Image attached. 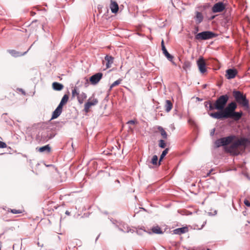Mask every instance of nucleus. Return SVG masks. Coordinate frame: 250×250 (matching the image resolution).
Returning <instances> with one entry per match:
<instances>
[{"label": "nucleus", "mask_w": 250, "mask_h": 250, "mask_svg": "<svg viewBox=\"0 0 250 250\" xmlns=\"http://www.w3.org/2000/svg\"><path fill=\"white\" fill-rule=\"evenodd\" d=\"M151 163L154 166H159L158 162V157L157 155H154L152 157Z\"/></svg>", "instance_id": "c85d7f7f"}, {"label": "nucleus", "mask_w": 250, "mask_h": 250, "mask_svg": "<svg viewBox=\"0 0 250 250\" xmlns=\"http://www.w3.org/2000/svg\"><path fill=\"white\" fill-rule=\"evenodd\" d=\"M173 107V104L170 100H166L165 105V110L166 112H169Z\"/></svg>", "instance_id": "aec40b11"}, {"label": "nucleus", "mask_w": 250, "mask_h": 250, "mask_svg": "<svg viewBox=\"0 0 250 250\" xmlns=\"http://www.w3.org/2000/svg\"><path fill=\"white\" fill-rule=\"evenodd\" d=\"M159 146L161 148H165L166 146V144L164 140H160L159 141Z\"/></svg>", "instance_id": "473e14b6"}, {"label": "nucleus", "mask_w": 250, "mask_h": 250, "mask_svg": "<svg viewBox=\"0 0 250 250\" xmlns=\"http://www.w3.org/2000/svg\"><path fill=\"white\" fill-rule=\"evenodd\" d=\"M158 130L161 133V136L164 139H167V134L164 129L162 126H158L157 128Z\"/></svg>", "instance_id": "5701e85b"}, {"label": "nucleus", "mask_w": 250, "mask_h": 250, "mask_svg": "<svg viewBox=\"0 0 250 250\" xmlns=\"http://www.w3.org/2000/svg\"><path fill=\"white\" fill-rule=\"evenodd\" d=\"M10 95H12V96H14V94L13 93H10Z\"/></svg>", "instance_id": "ea45409f"}, {"label": "nucleus", "mask_w": 250, "mask_h": 250, "mask_svg": "<svg viewBox=\"0 0 250 250\" xmlns=\"http://www.w3.org/2000/svg\"><path fill=\"white\" fill-rule=\"evenodd\" d=\"M38 150L40 152H47L48 153H49L51 151V147H50L49 145H47L45 146L40 147Z\"/></svg>", "instance_id": "4be33fe9"}, {"label": "nucleus", "mask_w": 250, "mask_h": 250, "mask_svg": "<svg viewBox=\"0 0 250 250\" xmlns=\"http://www.w3.org/2000/svg\"><path fill=\"white\" fill-rule=\"evenodd\" d=\"M8 212H10L13 214H19L21 213L22 212L21 210L16 209H8Z\"/></svg>", "instance_id": "7c9ffc66"}, {"label": "nucleus", "mask_w": 250, "mask_h": 250, "mask_svg": "<svg viewBox=\"0 0 250 250\" xmlns=\"http://www.w3.org/2000/svg\"><path fill=\"white\" fill-rule=\"evenodd\" d=\"M215 144L218 147L221 146H223L222 138L217 140L215 142Z\"/></svg>", "instance_id": "2f4dec72"}, {"label": "nucleus", "mask_w": 250, "mask_h": 250, "mask_svg": "<svg viewBox=\"0 0 250 250\" xmlns=\"http://www.w3.org/2000/svg\"><path fill=\"white\" fill-rule=\"evenodd\" d=\"M87 97L86 94L84 92H82L81 93H80L79 95L78 96L77 100L78 102L82 104L83 103L84 100L86 99Z\"/></svg>", "instance_id": "6ab92c4d"}, {"label": "nucleus", "mask_w": 250, "mask_h": 250, "mask_svg": "<svg viewBox=\"0 0 250 250\" xmlns=\"http://www.w3.org/2000/svg\"><path fill=\"white\" fill-rule=\"evenodd\" d=\"M65 214H66L67 215H69L70 213L67 210L65 212Z\"/></svg>", "instance_id": "4c0bfd02"}, {"label": "nucleus", "mask_w": 250, "mask_h": 250, "mask_svg": "<svg viewBox=\"0 0 250 250\" xmlns=\"http://www.w3.org/2000/svg\"><path fill=\"white\" fill-rule=\"evenodd\" d=\"M237 74V71L235 69H229L226 70L225 75L228 79H231L235 78Z\"/></svg>", "instance_id": "9d476101"}, {"label": "nucleus", "mask_w": 250, "mask_h": 250, "mask_svg": "<svg viewBox=\"0 0 250 250\" xmlns=\"http://www.w3.org/2000/svg\"><path fill=\"white\" fill-rule=\"evenodd\" d=\"M214 18V16H213V17H212V19H213Z\"/></svg>", "instance_id": "a19ab883"}, {"label": "nucleus", "mask_w": 250, "mask_h": 250, "mask_svg": "<svg viewBox=\"0 0 250 250\" xmlns=\"http://www.w3.org/2000/svg\"><path fill=\"white\" fill-rule=\"evenodd\" d=\"M197 64L200 72L204 73L207 71L206 63L203 57H201L197 62Z\"/></svg>", "instance_id": "1a4fd4ad"}, {"label": "nucleus", "mask_w": 250, "mask_h": 250, "mask_svg": "<svg viewBox=\"0 0 250 250\" xmlns=\"http://www.w3.org/2000/svg\"><path fill=\"white\" fill-rule=\"evenodd\" d=\"M188 229L187 227L178 228L173 230V233L181 235L182 234L188 232Z\"/></svg>", "instance_id": "2eb2a0df"}, {"label": "nucleus", "mask_w": 250, "mask_h": 250, "mask_svg": "<svg viewBox=\"0 0 250 250\" xmlns=\"http://www.w3.org/2000/svg\"><path fill=\"white\" fill-rule=\"evenodd\" d=\"M98 103V100L96 98H89L88 101L85 104L84 110L86 113L90 111V108L92 106L96 105Z\"/></svg>", "instance_id": "423d86ee"}, {"label": "nucleus", "mask_w": 250, "mask_h": 250, "mask_svg": "<svg viewBox=\"0 0 250 250\" xmlns=\"http://www.w3.org/2000/svg\"><path fill=\"white\" fill-rule=\"evenodd\" d=\"M191 66V63L188 61L185 62L183 65V69L187 71L188 69H189Z\"/></svg>", "instance_id": "c756f323"}, {"label": "nucleus", "mask_w": 250, "mask_h": 250, "mask_svg": "<svg viewBox=\"0 0 250 250\" xmlns=\"http://www.w3.org/2000/svg\"><path fill=\"white\" fill-rule=\"evenodd\" d=\"M232 95L238 104L242 107L248 108L249 107V101L246 98L245 94L240 91L234 90Z\"/></svg>", "instance_id": "20e7f679"}, {"label": "nucleus", "mask_w": 250, "mask_h": 250, "mask_svg": "<svg viewBox=\"0 0 250 250\" xmlns=\"http://www.w3.org/2000/svg\"><path fill=\"white\" fill-rule=\"evenodd\" d=\"M103 74L102 73L99 72L96 73L90 77L89 81L92 84L95 85L100 82L103 78Z\"/></svg>", "instance_id": "6e6552de"}, {"label": "nucleus", "mask_w": 250, "mask_h": 250, "mask_svg": "<svg viewBox=\"0 0 250 250\" xmlns=\"http://www.w3.org/2000/svg\"><path fill=\"white\" fill-rule=\"evenodd\" d=\"M62 107L61 105H58L57 108L53 112L51 119H54L58 118L62 113Z\"/></svg>", "instance_id": "4468645a"}, {"label": "nucleus", "mask_w": 250, "mask_h": 250, "mask_svg": "<svg viewBox=\"0 0 250 250\" xmlns=\"http://www.w3.org/2000/svg\"><path fill=\"white\" fill-rule=\"evenodd\" d=\"M196 19L198 23H200L203 19L202 14L201 12H197L196 14Z\"/></svg>", "instance_id": "bb28decb"}, {"label": "nucleus", "mask_w": 250, "mask_h": 250, "mask_svg": "<svg viewBox=\"0 0 250 250\" xmlns=\"http://www.w3.org/2000/svg\"><path fill=\"white\" fill-rule=\"evenodd\" d=\"M226 5L222 2H219L212 6L211 8L213 13H219L223 11L226 8Z\"/></svg>", "instance_id": "0eeeda50"}, {"label": "nucleus", "mask_w": 250, "mask_h": 250, "mask_svg": "<svg viewBox=\"0 0 250 250\" xmlns=\"http://www.w3.org/2000/svg\"><path fill=\"white\" fill-rule=\"evenodd\" d=\"M68 95L67 94H65L62 99V100L59 105H61V106L62 107L63 105L67 103V102L68 101Z\"/></svg>", "instance_id": "b1692460"}, {"label": "nucleus", "mask_w": 250, "mask_h": 250, "mask_svg": "<svg viewBox=\"0 0 250 250\" xmlns=\"http://www.w3.org/2000/svg\"><path fill=\"white\" fill-rule=\"evenodd\" d=\"M53 135L51 134L44 133L41 136V141L45 143L53 138Z\"/></svg>", "instance_id": "f3484780"}, {"label": "nucleus", "mask_w": 250, "mask_h": 250, "mask_svg": "<svg viewBox=\"0 0 250 250\" xmlns=\"http://www.w3.org/2000/svg\"><path fill=\"white\" fill-rule=\"evenodd\" d=\"M137 122L136 120H130V121H128L127 124L134 125V124H137Z\"/></svg>", "instance_id": "f704fd0d"}, {"label": "nucleus", "mask_w": 250, "mask_h": 250, "mask_svg": "<svg viewBox=\"0 0 250 250\" xmlns=\"http://www.w3.org/2000/svg\"><path fill=\"white\" fill-rule=\"evenodd\" d=\"M161 46L164 54L165 55V56L167 58V59L168 60H169L170 61H172L173 57L172 55H171L166 49V47L164 45V41L163 40H162L161 41Z\"/></svg>", "instance_id": "f8f14e48"}, {"label": "nucleus", "mask_w": 250, "mask_h": 250, "mask_svg": "<svg viewBox=\"0 0 250 250\" xmlns=\"http://www.w3.org/2000/svg\"><path fill=\"white\" fill-rule=\"evenodd\" d=\"M250 144V138L241 137L235 139L229 146H225V151L232 155H238L244 152L246 147Z\"/></svg>", "instance_id": "f03ea898"}, {"label": "nucleus", "mask_w": 250, "mask_h": 250, "mask_svg": "<svg viewBox=\"0 0 250 250\" xmlns=\"http://www.w3.org/2000/svg\"><path fill=\"white\" fill-rule=\"evenodd\" d=\"M245 205L247 207H250V202L248 200L245 199L244 201Z\"/></svg>", "instance_id": "c9c22d12"}, {"label": "nucleus", "mask_w": 250, "mask_h": 250, "mask_svg": "<svg viewBox=\"0 0 250 250\" xmlns=\"http://www.w3.org/2000/svg\"><path fill=\"white\" fill-rule=\"evenodd\" d=\"M169 149L168 148H167L166 149H165L161 154L159 161L158 162V166H160L161 165V162L163 160L165 156L168 153Z\"/></svg>", "instance_id": "a878e982"}, {"label": "nucleus", "mask_w": 250, "mask_h": 250, "mask_svg": "<svg viewBox=\"0 0 250 250\" xmlns=\"http://www.w3.org/2000/svg\"><path fill=\"white\" fill-rule=\"evenodd\" d=\"M215 36V34L211 31H204L198 33L195 36V39L197 40H206L212 39Z\"/></svg>", "instance_id": "39448f33"}, {"label": "nucleus", "mask_w": 250, "mask_h": 250, "mask_svg": "<svg viewBox=\"0 0 250 250\" xmlns=\"http://www.w3.org/2000/svg\"><path fill=\"white\" fill-rule=\"evenodd\" d=\"M63 85L58 82H54L52 83V88L54 90L61 91L63 88Z\"/></svg>", "instance_id": "a211bd4d"}, {"label": "nucleus", "mask_w": 250, "mask_h": 250, "mask_svg": "<svg viewBox=\"0 0 250 250\" xmlns=\"http://www.w3.org/2000/svg\"><path fill=\"white\" fill-rule=\"evenodd\" d=\"M110 8L113 13H116L119 10L117 2L114 0H110Z\"/></svg>", "instance_id": "ddd939ff"}, {"label": "nucleus", "mask_w": 250, "mask_h": 250, "mask_svg": "<svg viewBox=\"0 0 250 250\" xmlns=\"http://www.w3.org/2000/svg\"><path fill=\"white\" fill-rule=\"evenodd\" d=\"M19 54H20V53H19V52H15L14 53V56H20V55H19Z\"/></svg>", "instance_id": "e433bc0d"}, {"label": "nucleus", "mask_w": 250, "mask_h": 250, "mask_svg": "<svg viewBox=\"0 0 250 250\" xmlns=\"http://www.w3.org/2000/svg\"><path fill=\"white\" fill-rule=\"evenodd\" d=\"M210 172H210V171H209L208 173V174H207V176H208L210 175Z\"/></svg>", "instance_id": "58836bf2"}, {"label": "nucleus", "mask_w": 250, "mask_h": 250, "mask_svg": "<svg viewBox=\"0 0 250 250\" xmlns=\"http://www.w3.org/2000/svg\"><path fill=\"white\" fill-rule=\"evenodd\" d=\"M236 136L234 135L222 138L223 146H228V145L232 143L233 141L236 139Z\"/></svg>", "instance_id": "9b49d317"}, {"label": "nucleus", "mask_w": 250, "mask_h": 250, "mask_svg": "<svg viewBox=\"0 0 250 250\" xmlns=\"http://www.w3.org/2000/svg\"><path fill=\"white\" fill-rule=\"evenodd\" d=\"M106 61V68H109L111 67V64L113 63L114 58L111 56L106 55L104 58Z\"/></svg>", "instance_id": "dca6fc26"}, {"label": "nucleus", "mask_w": 250, "mask_h": 250, "mask_svg": "<svg viewBox=\"0 0 250 250\" xmlns=\"http://www.w3.org/2000/svg\"><path fill=\"white\" fill-rule=\"evenodd\" d=\"M229 99V97L227 94L220 96L214 103L210 101L206 102V106L207 107V105L208 104L209 110L216 109L219 110V111H222L226 108Z\"/></svg>", "instance_id": "7ed1b4c3"}, {"label": "nucleus", "mask_w": 250, "mask_h": 250, "mask_svg": "<svg viewBox=\"0 0 250 250\" xmlns=\"http://www.w3.org/2000/svg\"><path fill=\"white\" fill-rule=\"evenodd\" d=\"M236 108V103L232 102L229 104L223 111L210 113L208 114L212 118L216 119L231 118L235 121H238L241 118L242 112H235Z\"/></svg>", "instance_id": "f257e3e1"}, {"label": "nucleus", "mask_w": 250, "mask_h": 250, "mask_svg": "<svg viewBox=\"0 0 250 250\" xmlns=\"http://www.w3.org/2000/svg\"><path fill=\"white\" fill-rule=\"evenodd\" d=\"M151 231L153 233L156 234H162L163 231L159 226H155L152 228Z\"/></svg>", "instance_id": "393cba45"}, {"label": "nucleus", "mask_w": 250, "mask_h": 250, "mask_svg": "<svg viewBox=\"0 0 250 250\" xmlns=\"http://www.w3.org/2000/svg\"><path fill=\"white\" fill-rule=\"evenodd\" d=\"M80 94V91L78 87L75 86L72 89V99L74 98L76 96L77 97Z\"/></svg>", "instance_id": "412c9836"}, {"label": "nucleus", "mask_w": 250, "mask_h": 250, "mask_svg": "<svg viewBox=\"0 0 250 250\" xmlns=\"http://www.w3.org/2000/svg\"><path fill=\"white\" fill-rule=\"evenodd\" d=\"M7 147V145L6 144V143L3 142H1V141H0V148H6Z\"/></svg>", "instance_id": "72a5a7b5"}, {"label": "nucleus", "mask_w": 250, "mask_h": 250, "mask_svg": "<svg viewBox=\"0 0 250 250\" xmlns=\"http://www.w3.org/2000/svg\"><path fill=\"white\" fill-rule=\"evenodd\" d=\"M122 81V79H119L118 80L115 81L110 86L109 90H111L114 87L120 84Z\"/></svg>", "instance_id": "cd10ccee"}]
</instances>
